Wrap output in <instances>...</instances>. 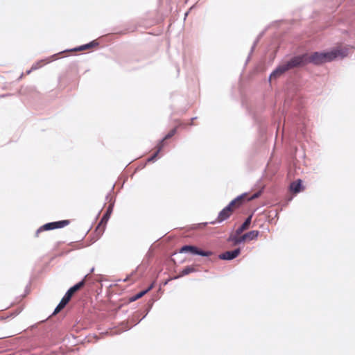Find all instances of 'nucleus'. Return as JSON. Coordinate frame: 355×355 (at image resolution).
Masks as SVG:
<instances>
[{"label":"nucleus","mask_w":355,"mask_h":355,"mask_svg":"<svg viewBox=\"0 0 355 355\" xmlns=\"http://www.w3.org/2000/svg\"><path fill=\"white\" fill-rule=\"evenodd\" d=\"M306 62L320 64L324 62H331L338 57H345V53L340 48L334 49L326 53L315 52L311 55L305 54Z\"/></svg>","instance_id":"obj_1"},{"label":"nucleus","mask_w":355,"mask_h":355,"mask_svg":"<svg viewBox=\"0 0 355 355\" xmlns=\"http://www.w3.org/2000/svg\"><path fill=\"white\" fill-rule=\"evenodd\" d=\"M247 193H244L233 200L227 207L219 213L217 221L222 222L227 219L233 212L238 209L247 198Z\"/></svg>","instance_id":"obj_2"},{"label":"nucleus","mask_w":355,"mask_h":355,"mask_svg":"<svg viewBox=\"0 0 355 355\" xmlns=\"http://www.w3.org/2000/svg\"><path fill=\"white\" fill-rule=\"evenodd\" d=\"M70 223L69 220H63L56 222H52L46 223L42 227H40L35 233V236L38 237L39 234L43 231L46 230H51L54 229H58V228H62L67 225H68Z\"/></svg>","instance_id":"obj_3"},{"label":"nucleus","mask_w":355,"mask_h":355,"mask_svg":"<svg viewBox=\"0 0 355 355\" xmlns=\"http://www.w3.org/2000/svg\"><path fill=\"white\" fill-rule=\"evenodd\" d=\"M180 252L181 253L190 252L193 254H198L203 257H209L212 255L211 251H203L193 245H184L181 248Z\"/></svg>","instance_id":"obj_4"},{"label":"nucleus","mask_w":355,"mask_h":355,"mask_svg":"<svg viewBox=\"0 0 355 355\" xmlns=\"http://www.w3.org/2000/svg\"><path fill=\"white\" fill-rule=\"evenodd\" d=\"M112 212V205H110L107 209L106 212L102 217L100 223H98V226L96 228V232H97L98 234H101L104 232L106 224L110 217Z\"/></svg>","instance_id":"obj_5"},{"label":"nucleus","mask_w":355,"mask_h":355,"mask_svg":"<svg viewBox=\"0 0 355 355\" xmlns=\"http://www.w3.org/2000/svg\"><path fill=\"white\" fill-rule=\"evenodd\" d=\"M306 64L307 62L305 54L301 56H296L292 58L289 62L285 63L286 66L288 67V69L299 66L305 65Z\"/></svg>","instance_id":"obj_6"},{"label":"nucleus","mask_w":355,"mask_h":355,"mask_svg":"<svg viewBox=\"0 0 355 355\" xmlns=\"http://www.w3.org/2000/svg\"><path fill=\"white\" fill-rule=\"evenodd\" d=\"M176 131H177V128H174L173 129H172L165 137L164 138L160 141V143L158 144L157 146V150L156 151V153L153 155V156H152L151 157H150L148 159V161L150 162V161H153L155 159V158L156 157V156L157 155V154L159 153V152L162 150V148H163L164 145V141L166 140V139H170L171 137H172L175 133H176Z\"/></svg>","instance_id":"obj_7"},{"label":"nucleus","mask_w":355,"mask_h":355,"mask_svg":"<svg viewBox=\"0 0 355 355\" xmlns=\"http://www.w3.org/2000/svg\"><path fill=\"white\" fill-rule=\"evenodd\" d=\"M240 254V249L237 248L232 251H226L219 255V258L223 260H232L237 257Z\"/></svg>","instance_id":"obj_8"},{"label":"nucleus","mask_w":355,"mask_h":355,"mask_svg":"<svg viewBox=\"0 0 355 355\" xmlns=\"http://www.w3.org/2000/svg\"><path fill=\"white\" fill-rule=\"evenodd\" d=\"M71 298V297H70L69 295H68V294L66 293L64 295V296L62 297V299L61 300L59 304L55 308L53 315L57 314L62 309H63L65 307V306L68 304V302L70 301Z\"/></svg>","instance_id":"obj_9"},{"label":"nucleus","mask_w":355,"mask_h":355,"mask_svg":"<svg viewBox=\"0 0 355 355\" xmlns=\"http://www.w3.org/2000/svg\"><path fill=\"white\" fill-rule=\"evenodd\" d=\"M288 67L285 64L278 67L270 75V78H277L288 71Z\"/></svg>","instance_id":"obj_10"},{"label":"nucleus","mask_w":355,"mask_h":355,"mask_svg":"<svg viewBox=\"0 0 355 355\" xmlns=\"http://www.w3.org/2000/svg\"><path fill=\"white\" fill-rule=\"evenodd\" d=\"M288 67L285 64L278 67L270 75V78H277L288 71Z\"/></svg>","instance_id":"obj_11"},{"label":"nucleus","mask_w":355,"mask_h":355,"mask_svg":"<svg viewBox=\"0 0 355 355\" xmlns=\"http://www.w3.org/2000/svg\"><path fill=\"white\" fill-rule=\"evenodd\" d=\"M85 279L83 280H82L81 282H78V284H76V285H74L73 286H72L71 288H70L67 292L66 293L67 294H68V295H69L70 297H72V296L73 295V294L77 292L78 291H79L80 289H81L84 286H85Z\"/></svg>","instance_id":"obj_12"},{"label":"nucleus","mask_w":355,"mask_h":355,"mask_svg":"<svg viewBox=\"0 0 355 355\" xmlns=\"http://www.w3.org/2000/svg\"><path fill=\"white\" fill-rule=\"evenodd\" d=\"M290 189L291 191L295 193H299L300 191H302L303 189L302 188L301 180H298L295 182H292L291 184Z\"/></svg>","instance_id":"obj_13"},{"label":"nucleus","mask_w":355,"mask_h":355,"mask_svg":"<svg viewBox=\"0 0 355 355\" xmlns=\"http://www.w3.org/2000/svg\"><path fill=\"white\" fill-rule=\"evenodd\" d=\"M252 220V215L248 216L245 222L242 224V225L236 230V234H241L244 230L248 229Z\"/></svg>","instance_id":"obj_14"},{"label":"nucleus","mask_w":355,"mask_h":355,"mask_svg":"<svg viewBox=\"0 0 355 355\" xmlns=\"http://www.w3.org/2000/svg\"><path fill=\"white\" fill-rule=\"evenodd\" d=\"M196 271L197 270L194 266H188L182 270L178 277H183Z\"/></svg>","instance_id":"obj_15"},{"label":"nucleus","mask_w":355,"mask_h":355,"mask_svg":"<svg viewBox=\"0 0 355 355\" xmlns=\"http://www.w3.org/2000/svg\"><path fill=\"white\" fill-rule=\"evenodd\" d=\"M259 231L257 230H253V231H250L246 234H244L246 240H253V239H255L257 238V236H259Z\"/></svg>","instance_id":"obj_16"},{"label":"nucleus","mask_w":355,"mask_h":355,"mask_svg":"<svg viewBox=\"0 0 355 355\" xmlns=\"http://www.w3.org/2000/svg\"><path fill=\"white\" fill-rule=\"evenodd\" d=\"M97 44H98L96 43L95 42H92L89 44L82 45V46H79L78 48L74 49L73 51H85V50L89 49L94 46H96Z\"/></svg>","instance_id":"obj_17"},{"label":"nucleus","mask_w":355,"mask_h":355,"mask_svg":"<svg viewBox=\"0 0 355 355\" xmlns=\"http://www.w3.org/2000/svg\"><path fill=\"white\" fill-rule=\"evenodd\" d=\"M234 245H238L246 240L244 234L241 236H234L231 239Z\"/></svg>","instance_id":"obj_18"},{"label":"nucleus","mask_w":355,"mask_h":355,"mask_svg":"<svg viewBox=\"0 0 355 355\" xmlns=\"http://www.w3.org/2000/svg\"><path fill=\"white\" fill-rule=\"evenodd\" d=\"M153 288V284H152L146 290L139 292L136 295L134 300H137L144 296L146 293L150 291Z\"/></svg>","instance_id":"obj_19"},{"label":"nucleus","mask_w":355,"mask_h":355,"mask_svg":"<svg viewBox=\"0 0 355 355\" xmlns=\"http://www.w3.org/2000/svg\"><path fill=\"white\" fill-rule=\"evenodd\" d=\"M261 193V191H259L255 193L254 194H253L251 197L248 198L247 200H251L257 198H259L260 196Z\"/></svg>","instance_id":"obj_20"}]
</instances>
